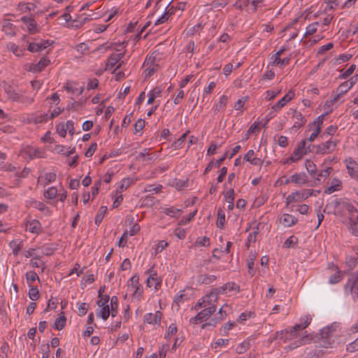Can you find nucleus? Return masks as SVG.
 I'll return each instance as SVG.
<instances>
[{
	"label": "nucleus",
	"mask_w": 358,
	"mask_h": 358,
	"mask_svg": "<svg viewBox=\"0 0 358 358\" xmlns=\"http://www.w3.org/2000/svg\"><path fill=\"white\" fill-rule=\"evenodd\" d=\"M124 56V52L118 50V51L110 55L106 63V69L108 71H113V73L115 74L117 79H120L125 75L123 69L124 62L122 60Z\"/></svg>",
	"instance_id": "f257e3e1"
},
{
	"label": "nucleus",
	"mask_w": 358,
	"mask_h": 358,
	"mask_svg": "<svg viewBox=\"0 0 358 358\" xmlns=\"http://www.w3.org/2000/svg\"><path fill=\"white\" fill-rule=\"evenodd\" d=\"M334 214L342 218L354 220L358 217V210L355 206L348 201H338L336 205Z\"/></svg>",
	"instance_id": "f03ea898"
},
{
	"label": "nucleus",
	"mask_w": 358,
	"mask_h": 358,
	"mask_svg": "<svg viewBox=\"0 0 358 358\" xmlns=\"http://www.w3.org/2000/svg\"><path fill=\"white\" fill-rule=\"evenodd\" d=\"M143 72L142 77L143 80H149L159 71V64L156 61L155 56L153 54L148 55L143 65Z\"/></svg>",
	"instance_id": "7ed1b4c3"
},
{
	"label": "nucleus",
	"mask_w": 358,
	"mask_h": 358,
	"mask_svg": "<svg viewBox=\"0 0 358 358\" xmlns=\"http://www.w3.org/2000/svg\"><path fill=\"white\" fill-rule=\"evenodd\" d=\"M218 296L217 292L212 289L210 292L199 299L194 306L195 310H199L202 308H216L215 303L217 302Z\"/></svg>",
	"instance_id": "20e7f679"
},
{
	"label": "nucleus",
	"mask_w": 358,
	"mask_h": 358,
	"mask_svg": "<svg viewBox=\"0 0 358 358\" xmlns=\"http://www.w3.org/2000/svg\"><path fill=\"white\" fill-rule=\"evenodd\" d=\"M338 143V139L331 138L328 141L317 145L315 147V153L322 155L332 153L336 150Z\"/></svg>",
	"instance_id": "39448f33"
},
{
	"label": "nucleus",
	"mask_w": 358,
	"mask_h": 358,
	"mask_svg": "<svg viewBox=\"0 0 358 358\" xmlns=\"http://www.w3.org/2000/svg\"><path fill=\"white\" fill-rule=\"evenodd\" d=\"M313 192V189H303L292 192L286 197V204L288 206L291 203L301 202L312 196Z\"/></svg>",
	"instance_id": "423d86ee"
},
{
	"label": "nucleus",
	"mask_w": 358,
	"mask_h": 358,
	"mask_svg": "<svg viewBox=\"0 0 358 358\" xmlns=\"http://www.w3.org/2000/svg\"><path fill=\"white\" fill-rule=\"evenodd\" d=\"M346 293L351 294L354 300L358 301V273H352L345 285Z\"/></svg>",
	"instance_id": "0eeeda50"
},
{
	"label": "nucleus",
	"mask_w": 358,
	"mask_h": 358,
	"mask_svg": "<svg viewBox=\"0 0 358 358\" xmlns=\"http://www.w3.org/2000/svg\"><path fill=\"white\" fill-rule=\"evenodd\" d=\"M306 140H302L294 149L293 154L286 159L284 163L292 164L302 159V157L307 153Z\"/></svg>",
	"instance_id": "6e6552de"
},
{
	"label": "nucleus",
	"mask_w": 358,
	"mask_h": 358,
	"mask_svg": "<svg viewBox=\"0 0 358 358\" xmlns=\"http://www.w3.org/2000/svg\"><path fill=\"white\" fill-rule=\"evenodd\" d=\"M22 29L29 34H36L39 32L40 27L38 25L36 20L31 16L24 15L21 17Z\"/></svg>",
	"instance_id": "1a4fd4ad"
},
{
	"label": "nucleus",
	"mask_w": 358,
	"mask_h": 358,
	"mask_svg": "<svg viewBox=\"0 0 358 358\" xmlns=\"http://www.w3.org/2000/svg\"><path fill=\"white\" fill-rule=\"evenodd\" d=\"M347 173L349 176L358 182V163L352 157H346L343 160Z\"/></svg>",
	"instance_id": "9d476101"
},
{
	"label": "nucleus",
	"mask_w": 358,
	"mask_h": 358,
	"mask_svg": "<svg viewBox=\"0 0 358 358\" xmlns=\"http://www.w3.org/2000/svg\"><path fill=\"white\" fill-rule=\"evenodd\" d=\"M203 310L197 313V315L189 320V322L198 324L202 322L208 320L210 316L215 312L216 308H202Z\"/></svg>",
	"instance_id": "9b49d317"
},
{
	"label": "nucleus",
	"mask_w": 358,
	"mask_h": 358,
	"mask_svg": "<svg viewBox=\"0 0 358 358\" xmlns=\"http://www.w3.org/2000/svg\"><path fill=\"white\" fill-rule=\"evenodd\" d=\"M299 334V330L297 329H294V326L290 329H285L280 331H278L275 333V338L281 341L283 343H287L289 341L294 339L297 338Z\"/></svg>",
	"instance_id": "f8f14e48"
},
{
	"label": "nucleus",
	"mask_w": 358,
	"mask_h": 358,
	"mask_svg": "<svg viewBox=\"0 0 358 358\" xmlns=\"http://www.w3.org/2000/svg\"><path fill=\"white\" fill-rule=\"evenodd\" d=\"M146 273L148 275L147 285L149 287H154L157 289L161 285V280L157 277V272L154 268H149Z\"/></svg>",
	"instance_id": "ddd939ff"
},
{
	"label": "nucleus",
	"mask_w": 358,
	"mask_h": 358,
	"mask_svg": "<svg viewBox=\"0 0 358 358\" xmlns=\"http://www.w3.org/2000/svg\"><path fill=\"white\" fill-rule=\"evenodd\" d=\"M24 154L29 159L43 158L45 157V152L36 147L27 146L24 150Z\"/></svg>",
	"instance_id": "4468645a"
},
{
	"label": "nucleus",
	"mask_w": 358,
	"mask_h": 358,
	"mask_svg": "<svg viewBox=\"0 0 358 358\" xmlns=\"http://www.w3.org/2000/svg\"><path fill=\"white\" fill-rule=\"evenodd\" d=\"M6 92L9 97L16 101L29 104L34 101V98L32 96L17 93L16 91H6Z\"/></svg>",
	"instance_id": "2eb2a0df"
},
{
	"label": "nucleus",
	"mask_w": 358,
	"mask_h": 358,
	"mask_svg": "<svg viewBox=\"0 0 358 358\" xmlns=\"http://www.w3.org/2000/svg\"><path fill=\"white\" fill-rule=\"evenodd\" d=\"M278 221L284 227H290L295 224L298 220L294 215L289 213H282L278 217Z\"/></svg>",
	"instance_id": "dca6fc26"
},
{
	"label": "nucleus",
	"mask_w": 358,
	"mask_h": 358,
	"mask_svg": "<svg viewBox=\"0 0 358 358\" xmlns=\"http://www.w3.org/2000/svg\"><path fill=\"white\" fill-rule=\"evenodd\" d=\"M162 314L160 311L157 310L155 313H146L143 316V321L145 323L152 325H159L162 320Z\"/></svg>",
	"instance_id": "f3484780"
},
{
	"label": "nucleus",
	"mask_w": 358,
	"mask_h": 358,
	"mask_svg": "<svg viewBox=\"0 0 358 358\" xmlns=\"http://www.w3.org/2000/svg\"><path fill=\"white\" fill-rule=\"evenodd\" d=\"M291 60V55L281 57V56H271L270 65L282 69L289 64Z\"/></svg>",
	"instance_id": "a211bd4d"
},
{
	"label": "nucleus",
	"mask_w": 358,
	"mask_h": 358,
	"mask_svg": "<svg viewBox=\"0 0 358 358\" xmlns=\"http://www.w3.org/2000/svg\"><path fill=\"white\" fill-rule=\"evenodd\" d=\"M329 269H331L333 272H334L329 278V283L331 285H335L338 283L343 278V273L339 270L338 267L336 265L331 264L329 266Z\"/></svg>",
	"instance_id": "6ab92c4d"
},
{
	"label": "nucleus",
	"mask_w": 358,
	"mask_h": 358,
	"mask_svg": "<svg viewBox=\"0 0 358 358\" xmlns=\"http://www.w3.org/2000/svg\"><path fill=\"white\" fill-rule=\"evenodd\" d=\"M294 96L292 91H289L280 100L272 106V110L274 111H279Z\"/></svg>",
	"instance_id": "aec40b11"
},
{
	"label": "nucleus",
	"mask_w": 358,
	"mask_h": 358,
	"mask_svg": "<svg viewBox=\"0 0 358 358\" xmlns=\"http://www.w3.org/2000/svg\"><path fill=\"white\" fill-rule=\"evenodd\" d=\"M25 229L27 231L36 234L42 231L41 224L37 220H27L25 223Z\"/></svg>",
	"instance_id": "412c9836"
},
{
	"label": "nucleus",
	"mask_w": 358,
	"mask_h": 358,
	"mask_svg": "<svg viewBox=\"0 0 358 358\" xmlns=\"http://www.w3.org/2000/svg\"><path fill=\"white\" fill-rule=\"evenodd\" d=\"M214 292H217V296H219L220 294H224L229 291H232L234 289H236L237 292L239 291L238 286H236V285L233 282H228L223 285L222 286L220 287H215L213 288Z\"/></svg>",
	"instance_id": "4be33fe9"
},
{
	"label": "nucleus",
	"mask_w": 358,
	"mask_h": 358,
	"mask_svg": "<svg viewBox=\"0 0 358 358\" xmlns=\"http://www.w3.org/2000/svg\"><path fill=\"white\" fill-rule=\"evenodd\" d=\"M293 119L294 120V124L292 127V130L293 131H296L299 128L303 127L306 122V120L305 117L303 116V115L301 114V113L298 112L296 110H295L294 112Z\"/></svg>",
	"instance_id": "5701e85b"
},
{
	"label": "nucleus",
	"mask_w": 358,
	"mask_h": 358,
	"mask_svg": "<svg viewBox=\"0 0 358 358\" xmlns=\"http://www.w3.org/2000/svg\"><path fill=\"white\" fill-rule=\"evenodd\" d=\"M243 159L250 162L252 165L257 166H262L263 164V160L255 156V152L253 150H248L245 155Z\"/></svg>",
	"instance_id": "b1692460"
},
{
	"label": "nucleus",
	"mask_w": 358,
	"mask_h": 358,
	"mask_svg": "<svg viewBox=\"0 0 358 358\" xmlns=\"http://www.w3.org/2000/svg\"><path fill=\"white\" fill-rule=\"evenodd\" d=\"M307 180L308 178L305 173H296L292 175L290 179L286 181V183L291 182L298 185H302L306 184Z\"/></svg>",
	"instance_id": "393cba45"
},
{
	"label": "nucleus",
	"mask_w": 358,
	"mask_h": 358,
	"mask_svg": "<svg viewBox=\"0 0 358 358\" xmlns=\"http://www.w3.org/2000/svg\"><path fill=\"white\" fill-rule=\"evenodd\" d=\"M343 188L342 182L338 178H333L330 185L324 189V193L331 194L334 192L340 191Z\"/></svg>",
	"instance_id": "a878e982"
},
{
	"label": "nucleus",
	"mask_w": 358,
	"mask_h": 358,
	"mask_svg": "<svg viewBox=\"0 0 358 358\" xmlns=\"http://www.w3.org/2000/svg\"><path fill=\"white\" fill-rule=\"evenodd\" d=\"M173 13V7L167 6L165 9L164 13L155 22V26H157L166 22Z\"/></svg>",
	"instance_id": "bb28decb"
},
{
	"label": "nucleus",
	"mask_w": 358,
	"mask_h": 358,
	"mask_svg": "<svg viewBox=\"0 0 358 358\" xmlns=\"http://www.w3.org/2000/svg\"><path fill=\"white\" fill-rule=\"evenodd\" d=\"M36 5L31 2H20L16 8V10L21 13H27L34 11Z\"/></svg>",
	"instance_id": "cd10ccee"
},
{
	"label": "nucleus",
	"mask_w": 358,
	"mask_h": 358,
	"mask_svg": "<svg viewBox=\"0 0 358 358\" xmlns=\"http://www.w3.org/2000/svg\"><path fill=\"white\" fill-rule=\"evenodd\" d=\"M335 327H336V326L332 324L331 326L323 328L321 330L322 337L324 339H327L329 343L331 342V338L335 336V333H336Z\"/></svg>",
	"instance_id": "c85d7f7f"
},
{
	"label": "nucleus",
	"mask_w": 358,
	"mask_h": 358,
	"mask_svg": "<svg viewBox=\"0 0 358 358\" xmlns=\"http://www.w3.org/2000/svg\"><path fill=\"white\" fill-rule=\"evenodd\" d=\"M50 60L45 57H43L37 64H33L30 66V71L33 72H40L43 71L49 64Z\"/></svg>",
	"instance_id": "c756f323"
},
{
	"label": "nucleus",
	"mask_w": 358,
	"mask_h": 358,
	"mask_svg": "<svg viewBox=\"0 0 358 358\" xmlns=\"http://www.w3.org/2000/svg\"><path fill=\"white\" fill-rule=\"evenodd\" d=\"M50 45L48 41L41 42H33L29 43L28 50L30 52H36L45 49Z\"/></svg>",
	"instance_id": "7c9ffc66"
},
{
	"label": "nucleus",
	"mask_w": 358,
	"mask_h": 358,
	"mask_svg": "<svg viewBox=\"0 0 358 358\" xmlns=\"http://www.w3.org/2000/svg\"><path fill=\"white\" fill-rule=\"evenodd\" d=\"M356 256L347 255L345 259L346 266L349 270H352L358 262V246L354 248Z\"/></svg>",
	"instance_id": "2f4dec72"
},
{
	"label": "nucleus",
	"mask_w": 358,
	"mask_h": 358,
	"mask_svg": "<svg viewBox=\"0 0 358 358\" xmlns=\"http://www.w3.org/2000/svg\"><path fill=\"white\" fill-rule=\"evenodd\" d=\"M31 206L33 208L43 213L46 215H49L51 213L50 209L44 203H43L41 201H36V200L32 201L31 202Z\"/></svg>",
	"instance_id": "473e14b6"
},
{
	"label": "nucleus",
	"mask_w": 358,
	"mask_h": 358,
	"mask_svg": "<svg viewBox=\"0 0 358 358\" xmlns=\"http://www.w3.org/2000/svg\"><path fill=\"white\" fill-rule=\"evenodd\" d=\"M312 317L310 315H306L300 318V323L294 325V329L300 330L305 329L311 322Z\"/></svg>",
	"instance_id": "72a5a7b5"
},
{
	"label": "nucleus",
	"mask_w": 358,
	"mask_h": 358,
	"mask_svg": "<svg viewBox=\"0 0 358 358\" xmlns=\"http://www.w3.org/2000/svg\"><path fill=\"white\" fill-rule=\"evenodd\" d=\"M56 178L57 174L55 171L45 173L43 176H41L39 177V179L41 180V182H43L44 186H46L48 184L55 182L56 180Z\"/></svg>",
	"instance_id": "f704fd0d"
},
{
	"label": "nucleus",
	"mask_w": 358,
	"mask_h": 358,
	"mask_svg": "<svg viewBox=\"0 0 358 358\" xmlns=\"http://www.w3.org/2000/svg\"><path fill=\"white\" fill-rule=\"evenodd\" d=\"M9 247L12 250L14 256H17L23 248V242L21 240L15 239L9 243Z\"/></svg>",
	"instance_id": "c9c22d12"
},
{
	"label": "nucleus",
	"mask_w": 358,
	"mask_h": 358,
	"mask_svg": "<svg viewBox=\"0 0 358 358\" xmlns=\"http://www.w3.org/2000/svg\"><path fill=\"white\" fill-rule=\"evenodd\" d=\"M162 210L164 213H165L166 215L174 218L179 217L182 212V209L176 208L173 206L164 207Z\"/></svg>",
	"instance_id": "e433bc0d"
},
{
	"label": "nucleus",
	"mask_w": 358,
	"mask_h": 358,
	"mask_svg": "<svg viewBox=\"0 0 358 358\" xmlns=\"http://www.w3.org/2000/svg\"><path fill=\"white\" fill-rule=\"evenodd\" d=\"M59 24L62 26L74 27L73 20L69 13H65L58 17Z\"/></svg>",
	"instance_id": "4c0bfd02"
},
{
	"label": "nucleus",
	"mask_w": 358,
	"mask_h": 358,
	"mask_svg": "<svg viewBox=\"0 0 358 358\" xmlns=\"http://www.w3.org/2000/svg\"><path fill=\"white\" fill-rule=\"evenodd\" d=\"M2 30L6 34L13 36L15 34V27L10 20H6L3 22Z\"/></svg>",
	"instance_id": "58836bf2"
},
{
	"label": "nucleus",
	"mask_w": 358,
	"mask_h": 358,
	"mask_svg": "<svg viewBox=\"0 0 358 358\" xmlns=\"http://www.w3.org/2000/svg\"><path fill=\"white\" fill-rule=\"evenodd\" d=\"M134 183V180L130 178H123L116 189L117 193H122Z\"/></svg>",
	"instance_id": "ea45409f"
},
{
	"label": "nucleus",
	"mask_w": 358,
	"mask_h": 358,
	"mask_svg": "<svg viewBox=\"0 0 358 358\" xmlns=\"http://www.w3.org/2000/svg\"><path fill=\"white\" fill-rule=\"evenodd\" d=\"M235 199L234 190V189H230L228 192H227L224 194L225 201L228 203L227 208L229 210H232L234 207V201Z\"/></svg>",
	"instance_id": "a19ab883"
},
{
	"label": "nucleus",
	"mask_w": 358,
	"mask_h": 358,
	"mask_svg": "<svg viewBox=\"0 0 358 358\" xmlns=\"http://www.w3.org/2000/svg\"><path fill=\"white\" fill-rule=\"evenodd\" d=\"M110 314L111 317H114L117 314L118 299L117 296H113L110 298Z\"/></svg>",
	"instance_id": "79ce46f5"
},
{
	"label": "nucleus",
	"mask_w": 358,
	"mask_h": 358,
	"mask_svg": "<svg viewBox=\"0 0 358 358\" xmlns=\"http://www.w3.org/2000/svg\"><path fill=\"white\" fill-rule=\"evenodd\" d=\"M217 277L214 275L201 274L198 275V282L202 284H210L216 280Z\"/></svg>",
	"instance_id": "37998d69"
},
{
	"label": "nucleus",
	"mask_w": 358,
	"mask_h": 358,
	"mask_svg": "<svg viewBox=\"0 0 358 358\" xmlns=\"http://www.w3.org/2000/svg\"><path fill=\"white\" fill-rule=\"evenodd\" d=\"M58 189L55 187H48L43 193V196L45 199L52 200L55 199L58 194Z\"/></svg>",
	"instance_id": "c03bdc74"
},
{
	"label": "nucleus",
	"mask_w": 358,
	"mask_h": 358,
	"mask_svg": "<svg viewBox=\"0 0 358 358\" xmlns=\"http://www.w3.org/2000/svg\"><path fill=\"white\" fill-rule=\"evenodd\" d=\"M255 259H256V257L254 254L250 253L248 255V258L247 260V265H248V273L250 276H253L255 274V270L254 268Z\"/></svg>",
	"instance_id": "a18cd8bd"
},
{
	"label": "nucleus",
	"mask_w": 358,
	"mask_h": 358,
	"mask_svg": "<svg viewBox=\"0 0 358 358\" xmlns=\"http://www.w3.org/2000/svg\"><path fill=\"white\" fill-rule=\"evenodd\" d=\"M259 233V224H257L255 227L252 229V231L249 234L245 245L248 248L250 246V244L252 243H255L257 240V236Z\"/></svg>",
	"instance_id": "49530a36"
},
{
	"label": "nucleus",
	"mask_w": 358,
	"mask_h": 358,
	"mask_svg": "<svg viewBox=\"0 0 358 358\" xmlns=\"http://www.w3.org/2000/svg\"><path fill=\"white\" fill-rule=\"evenodd\" d=\"M347 91H343L341 94H336L333 96V98L330 100H327L324 103V108L326 110H329V111L331 110V106L338 101V99L341 96L344 95Z\"/></svg>",
	"instance_id": "de8ad7c7"
},
{
	"label": "nucleus",
	"mask_w": 358,
	"mask_h": 358,
	"mask_svg": "<svg viewBox=\"0 0 358 358\" xmlns=\"http://www.w3.org/2000/svg\"><path fill=\"white\" fill-rule=\"evenodd\" d=\"M55 151L59 154L69 156L75 152V148H71L70 150H67V148L62 145H57L55 147Z\"/></svg>",
	"instance_id": "09e8293b"
},
{
	"label": "nucleus",
	"mask_w": 358,
	"mask_h": 358,
	"mask_svg": "<svg viewBox=\"0 0 358 358\" xmlns=\"http://www.w3.org/2000/svg\"><path fill=\"white\" fill-rule=\"evenodd\" d=\"M127 290H133L136 287H141L139 283V276L136 274L134 275L127 282Z\"/></svg>",
	"instance_id": "8fccbe9b"
},
{
	"label": "nucleus",
	"mask_w": 358,
	"mask_h": 358,
	"mask_svg": "<svg viewBox=\"0 0 358 358\" xmlns=\"http://www.w3.org/2000/svg\"><path fill=\"white\" fill-rule=\"evenodd\" d=\"M320 22L317 21L308 24L306 28L305 36L313 35L317 31Z\"/></svg>",
	"instance_id": "3c124183"
},
{
	"label": "nucleus",
	"mask_w": 358,
	"mask_h": 358,
	"mask_svg": "<svg viewBox=\"0 0 358 358\" xmlns=\"http://www.w3.org/2000/svg\"><path fill=\"white\" fill-rule=\"evenodd\" d=\"M7 48L17 57H21L23 55L24 50L13 43H9Z\"/></svg>",
	"instance_id": "603ef678"
},
{
	"label": "nucleus",
	"mask_w": 358,
	"mask_h": 358,
	"mask_svg": "<svg viewBox=\"0 0 358 358\" xmlns=\"http://www.w3.org/2000/svg\"><path fill=\"white\" fill-rule=\"evenodd\" d=\"M304 166L310 176H314L317 171L315 164L310 159H306L304 162Z\"/></svg>",
	"instance_id": "864d4df0"
},
{
	"label": "nucleus",
	"mask_w": 358,
	"mask_h": 358,
	"mask_svg": "<svg viewBox=\"0 0 358 358\" xmlns=\"http://www.w3.org/2000/svg\"><path fill=\"white\" fill-rule=\"evenodd\" d=\"M189 131H187L185 134H183L179 138L175 141L172 144L171 147L173 148L174 150H178L182 148L185 138L187 137Z\"/></svg>",
	"instance_id": "5fc2aeb1"
},
{
	"label": "nucleus",
	"mask_w": 358,
	"mask_h": 358,
	"mask_svg": "<svg viewBox=\"0 0 358 358\" xmlns=\"http://www.w3.org/2000/svg\"><path fill=\"white\" fill-rule=\"evenodd\" d=\"M41 257L40 256H34V258H32L30 261V266L32 268H41V271L43 272L45 269L44 263L40 261Z\"/></svg>",
	"instance_id": "6e6d98bb"
},
{
	"label": "nucleus",
	"mask_w": 358,
	"mask_h": 358,
	"mask_svg": "<svg viewBox=\"0 0 358 358\" xmlns=\"http://www.w3.org/2000/svg\"><path fill=\"white\" fill-rule=\"evenodd\" d=\"M90 20L91 18L90 17V15H87L85 13L81 14L77 17V19L73 20L74 27H78Z\"/></svg>",
	"instance_id": "4d7b16f0"
},
{
	"label": "nucleus",
	"mask_w": 358,
	"mask_h": 358,
	"mask_svg": "<svg viewBox=\"0 0 358 358\" xmlns=\"http://www.w3.org/2000/svg\"><path fill=\"white\" fill-rule=\"evenodd\" d=\"M225 223V213L222 209H219L217 211V217L216 221V225L220 229H223Z\"/></svg>",
	"instance_id": "13d9d810"
},
{
	"label": "nucleus",
	"mask_w": 358,
	"mask_h": 358,
	"mask_svg": "<svg viewBox=\"0 0 358 358\" xmlns=\"http://www.w3.org/2000/svg\"><path fill=\"white\" fill-rule=\"evenodd\" d=\"M127 292H132V299L139 301L143 297V287H136L133 290H127Z\"/></svg>",
	"instance_id": "bf43d9fd"
},
{
	"label": "nucleus",
	"mask_w": 358,
	"mask_h": 358,
	"mask_svg": "<svg viewBox=\"0 0 358 358\" xmlns=\"http://www.w3.org/2000/svg\"><path fill=\"white\" fill-rule=\"evenodd\" d=\"M99 310L97 311L96 315L98 317H101L103 320H106L110 315V308L108 306H103L99 307Z\"/></svg>",
	"instance_id": "052dcab7"
},
{
	"label": "nucleus",
	"mask_w": 358,
	"mask_h": 358,
	"mask_svg": "<svg viewBox=\"0 0 358 358\" xmlns=\"http://www.w3.org/2000/svg\"><path fill=\"white\" fill-rule=\"evenodd\" d=\"M338 130V127L336 125H330L329 126L325 131L321 134L320 137L322 139H324L327 137V136H334Z\"/></svg>",
	"instance_id": "680f3d73"
},
{
	"label": "nucleus",
	"mask_w": 358,
	"mask_h": 358,
	"mask_svg": "<svg viewBox=\"0 0 358 358\" xmlns=\"http://www.w3.org/2000/svg\"><path fill=\"white\" fill-rule=\"evenodd\" d=\"M355 69H356V65L352 64L348 69H346V70L342 69L340 71L339 77L343 79H345V78H348L349 76H350L353 73V72L355 71Z\"/></svg>",
	"instance_id": "e2e57ef3"
},
{
	"label": "nucleus",
	"mask_w": 358,
	"mask_h": 358,
	"mask_svg": "<svg viewBox=\"0 0 358 358\" xmlns=\"http://www.w3.org/2000/svg\"><path fill=\"white\" fill-rule=\"evenodd\" d=\"M66 319L64 315H61L55 322V328L57 330L62 329L66 325Z\"/></svg>",
	"instance_id": "0e129e2a"
},
{
	"label": "nucleus",
	"mask_w": 358,
	"mask_h": 358,
	"mask_svg": "<svg viewBox=\"0 0 358 358\" xmlns=\"http://www.w3.org/2000/svg\"><path fill=\"white\" fill-rule=\"evenodd\" d=\"M26 280L28 284L34 282L36 280H39V278L35 271H28L25 274Z\"/></svg>",
	"instance_id": "69168bd1"
},
{
	"label": "nucleus",
	"mask_w": 358,
	"mask_h": 358,
	"mask_svg": "<svg viewBox=\"0 0 358 358\" xmlns=\"http://www.w3.org/2000/svg\"><path fill=\"white\" fill-rule=\"evenodd\" d=\"M28 294L29 299L32 301H36L39 299V292L36 287L30 286Z\"/></svg>",
	"instance_id": "338daca9"
},
{
	"label": "nucleus",
	"mask_w": 358,
	"mask_h": 358,
	"mask_svg": "<svg viewBox=\"0 0 358 358\" xmlns=\"http://www.w3.org/2000/svg\"><path fill=\"white\" fill-rule=\"evenodd\" d=\"M349 222L350 229L351 230L352 233L356 236H358V217L354 220L349 221Z\"/></svg>",
	"instance_id": "774afa93"
}]
</instances>
